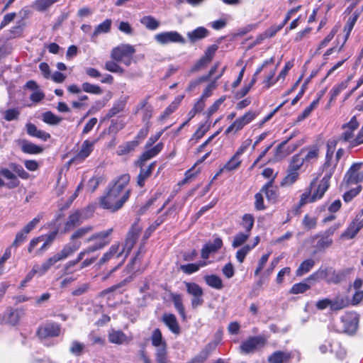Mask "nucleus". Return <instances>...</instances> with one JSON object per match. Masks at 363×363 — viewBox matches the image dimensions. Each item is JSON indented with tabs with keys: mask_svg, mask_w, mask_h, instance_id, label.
<instances>
[{
	"mask_svg": "<svg viewBox=\"0 0 363 363\" xmlns=\"http://www.w3.org/2000/svg\"><path fill=\"white\" fill-rule=\"evenodd\" d=\"M130 181V176L128 174H123L112 180L104 195L99 198L100 206L111 213L121 209L132 192V189L128 187Z\"/></svg>",
	"mask_w": 363,
	"mask_h": 363,
	"instance_id": "obj_1",
	"label": "nucleus"
},
{
	"mask_svg": "<svg viewBox=\"0 0 363 363\" xmlns=\"http://www.w3.org/2000/svg\"><path fill=\"white\" fill-rule=\"evenodd\" d=\"M9 167L13 172L7 168L0 169V187L6 186L9 189L17 188L21 184L18 177L22 179L30 177L29 173L21 164L10 162Z\"/></svg>",
	"mask_w": 363,
	"mask_h": 363,
	"instance_id": "obj_2",
	"label": "nucleus"
},
{
	"mask_svg": "<svg viewBox=\"0 0 363 363\" xmlns=\"http://www.w3.org/2000/svg\"><path fill=\"white\" fill-rule=\"evenodd\" d=\"M81 247L80 241H73L66 244L63 248L57 254L48 259L40 266V272L42 274L48 271L52 266L59 261L64 260L74 254Z\"/></svg>",
	"mask_w": 363,
	"mask_h": 363,
	"instance_id": "obj_3",
	"label": "nucleus"
},
{
	"mask_svg": "<svg viewBox=\"0 0 363 363\" xmlns=\"http://www.w3.org/2000/svg\"><path fill=\"white\" fill-rule=\"evenodd\" d=\"M141 233V228L138 224L134 223L131 225L129 229L126 238L125 240V243L122 250L125 253L124 258L122 259L121 262H119L115 267H113L109 273L104 277V279H106L113 272L116 271L124 262L126 257L128 256L132 249L133 248L135 244L136 243Z\"/></svg>",
	"mask_w": 363,
	"mask_h": 363,
	"instance_id": "obj_4",
	"label": "nucleus"
},
{
	"mask_svg": "<svg viewBox=\"0 0 363 363\" xmlns=\"http://www.w3.org/2000/svg\"><path fill=\"white\" fill-rule=\"evenodd\" d=\"M267 342V337L264 335L250 336L240 345L239 351L243 354H253L262 349Z\"/></svg>",
	"mask_w": 363,
	"mask_h": 363,
	"instance_id": "obj_5",
	"label": "nucleus"
},
{
	"mask_svg": "<svg viewBox=\"0 0 363 363\" xmlns=\"http://www.w3.org/2000/svg\"><path fill=\"white\" fill-rule=\"evenodd\" d=\"M363 162H354L344 175L341 186L345 189L363 182Z\"/></svg>",
	"mask_w": 363,
	"mask_h": 363,
	"instance_id": "obj_6",
	"label": "nucleus"
},
{
	"mask_svg": "<svg viewBox=\"0 0 363 363\" xmlns=\"http://www.w3.org/2000/svg\"><path fill=\"white\" fill-rule=\"evenodd\" d=\"M42 218L43 216L41 215H38L25 225L21 230L18 231L12 243V247L17 248L24 243L27 240V235L37 226Z\"/></svg>",
	"mask_w": 363,
	"mask_h": 363,
	"instance_id": "obj_7",
	"label": "nucleus"
},
{
	"mask_svg": "<svg viewBox=\"0 0 363 363\" xmlns=\"http://www.w3.org/2000/svg\"><path fill=\"white\" fill-rule=\"evenodd\" d=\"M154 38L155 41L161 45H167L168 43H186L184 38L176 30L162 32L156 34Z\"/></svg>",
	"mask_w": 363,
	"mask_h": 363,
	"instance_id": "obj_8",
	"label": "nucleus"
},
{
	"mask_svg": "<svg viewBox=\"0 0 363 363\" xmlns=\"http://www.w3.org/2000/svg\"><path fill=\"white\" fill-rule=\"evenodd\" d=\"M301 361V354L298 351H276L268 357L269 363H283L284 362Z\"/></svg>",
	"mask_w": 363,
	"mask_h": 363,
	"instance_id": "obj_9",
	"label": "nucleus"
},
{
	"mask_svg": "<svg viewBox=\"0 0 363 363\" xmlns=\"http://www.w3.org/2000/svg\"><path fill=\"white\" fill-rule=\"evenodd\" d=\"M61 332V326L57 323H47L44 325L40 326L36 335L40 339H46L49 337H58Z\"/></svg>",
	"mask_w": 363,
	"mask_h": 363,
	"instance_id": "obj_10",
	"label": "nucleus"
},
{
	"mask_svg": "<svg viewBox=\"0 0 363 363\" xmlns=\"http://www.w3.org/2000/svg\"><path fill=\"white\" fill-rule=\"evenodd\" d=\"M363 209L356 216V218L350 223L347 229L342 234V237L347 239L354 238L359 231L363 228Z\"/></svg>",
	"mask_w": 363,
	"mask_h": 363,
	"instance_id": "obj_11",
	"label": "nucleus"
},
{
	"mask_svg": "<svg viewBox=\"0 0 363 363\" xmlns=\"http://www.w3.org/2000/svg\"><path fill=\"white\" fill-rule=\"evenodd\" d=\"M94 142H90L86 140L83 142L79 152L69 161L68 163L70 164H80L87 158L94 150Z\"/></svg>",
	"mask_w": 363,
	"mask_h": 363,
	"instance_id": "obj_12",
	"label": "nucleus"
},
{
	"mask_svg": "<svg viewBox=\"0 0 363 363\" xmlns=\"http://www.w3.org/2000/svg\"><path fill=\"white\" fill-rule=\"evenodd\" d=\"M135 52L134 47L129 44H121L112 49L111 52V57L118 62L123 60L124 57L130 55H133Z\"/></svg>",
	"mask_w": 363,
	"mask_h": 363,
	"instance_id": "obj_13",
	"label": "nucleus"
},
{
	"mask_svg": "<svg viewBox=\"0 0 363 363\" xmlns=\"http://www.w3.org/2000/svg\"><path fill=\"white\" fill-rule=\"evenodd\" d=\"M341 321L343 324L342 333L350 335H354L357 330L359 317L357 315L342 316Z\"/></svg>",
	"mask_w": 363,
	"mask_h": 363,
	"instance_id": "obj_14",
	"label": "nucleus"
},
{
	"mask_svg": "<svg viewBox=\"0 0 363 363\" xmlns=\"http://www.w3.org/2000/svg\"><path fill=\"white\" fill-rule=\"evenodd\" d=\"M86 211L84 210H77L74 213H71L67 222L65 224V231H69L74 228L76 226L79 225L82 222L87 218L84 216Z\"/></svg>",
	"mask_w": 363,
	"mask_h": 363,
	"instance_id": "obj_15",
	"label": "nucleus"
},
{
	"mask_svg": "<svg viewBox=\"0 0 363 363\" xmlns=\"http://www.w3.org/2000/svg\"><path fill=\"white\" fill-rule=\"evenodd\" d=\"M223 247V240L220 238L216 237L213 242L206 243L201 252V258L206 259L211 253L216 252Z\"/></svg>",
	"mask_w": 363,
	"mask_h": 363,
	"instance_id": "obj_16",
	"label": "nucleus"
},
{
	"mask_svg": "<svg viewBox=\"0 0 363 363\" xmlns=\"http://www.w3.org/2000/svg\"><path fill=\"white\" fill-rule=\"evenodd\" d=\"M163 147V143H159L153 147L147 148V150L142 153L140 158L136 162V164L139 167H144L145 163L147 160L157 156L162 151Z\"/></svg>",
	"mask_w": 363,
	"mask_h": 363,
	"instance_id": "obj_17",
	"label": "nucleus"
},
{
	"mask_svg": "<svg viewBox=\"0 0 363 363\" xmlns=\"http://www.w3.org/2000/svg\"><path fill=\"white\" fill-rule=\"evenodd\" d=\"M128 99V96H124L115 101L113 106L108 110V113L104 117V119H110L116 116L118 113L123 112L125 110Z\"/></svg>",
	"mask_w": 363,
	"mask_h": 363,
	"instance_id": "obj_18",
	"label": "nucleus"
},
{
	"mask_svg": "<svg viewBox=\"0 0 363 363\" xmlns=\"http://www.w3.org/2000/svg\"><path fill=\"white\" fill-rule=\"evenodd\" d=\"M333 273V268L332 267H320L317 271L311 274L306 279V281H313V283L325 280L328 282V279L330 277V274Z\"/></svg>",
	"mask_w": 363,
	"mask_h": 363,
	"instance_id": "obj_19",
	"label": "nucleus"
},
{
	"mask_svg": "<svg viewBox=\"0 0 363 363\" xmlns=\"http://www.w3.org/2000/svg\"><path fill=\"white\" fill-rule=\"evenodd\" d=\"M113 233V228L108 229L106 230L101 231L99 233H96L93 234L91 237H89L86 242H89L94 240H96L94 244H100L103 245V248L108 245L111 242V240L109 239V236Z\"/></svg>",
	"mask_w": 363,
	"mask_h": 363,
	"instance_id": "obj_20",
	"label": "nucleus"
},
{
	"mask_svg": "<svg viewBox=\"0 0 363 363\" xmlns=\"http://www.w3.org/2000/svg\"><path fill=\"white\" fill-rule=\"evenodd\" d=\"M123 253V250L119 251V244L112 245L108 251L104 253L99 259L98 265L101 267L113 258H119Z\"/></svg>",
	"mask_w": 363,
	"mask_h": 363,
	"instance_id": "obj_21",
	"label": "nucleus"
},
{
	"mask_svg": "<svg viewBox=\"0 0 363 363\" xmlns=\"http://www.w3.org/2000/svg\"><path fill=\"white\" fill-rule=\"evenodd\" d=\"M162 321L169 330L174 334L179 335L181 332L180 326L176 316L172 313H164Z\"/></svg>",
	"mask_w": 363,
	"mask_h": 363,
	"instance_id": "obj_22",
	"label": "nucleus"
},
{
	"mask_svg": "<svg viewBox=\"0 0 363 363\" xmlns=\"http://www.w3.org/2000/svg\"><path fill=\"white\" fill-rule=\"evenodd\" d=\"M274 178L271 179L261 189L260 191L264 193L268 201L276 203L278 198V192L276 188L273 187Z\"/></svg>",
	"mask_w": 363,
	"mask_h": 363,
	"instance_id": "obj_23",
	"label": "nucleus"
},
{
	"mask_svg": "<svg viewBox=\"0 0 363 363\" xmlns=\"http://www.w3.org/2000/svg\"><path fill=\"white\" fill-rule=\"evenodd\" d=\"M131 340L130 337H128L121 330H112L108 334V341L111 343L116 345L128 344Z\"/></svg>",
	"mask_w": 363,
	"mask_h": 363,
	"instance_id": "obj_24",
	"label": "nucleus"
},
{
	"mask_svg": "<svg viewBox=\"0 0 363 363\" xmlns=\"http://www.w3.org/2000/svg\"><path fill=\"white\" fill-rule=\"evenodd\" d=\"M26 128L27 133L31 137L37 138L43 141H47L50 138V133L38 129L36 125L32 123H27Z\"/></svg>",
	"mask_w": 363,
	"mask_h": 363,
	"instance_id": "obj_25",
	"label": "nucleus"
},
{
	"mask_svg": "<svg viewBox=\"0 0 363 363\" xmlns=\"http://www.w3.org/2000/svg\"><path fill=\"white\" fill-rule=\"evenodd\" d=\"M331 172H329L328 175H324L323 179H321L318 188L315 192L312 194V201H316L317 199H321L325 194V191L328 189L330 186V174Z\"/></svg>",
	"mask_w": 363,
	"mask_h": 363,
	"instance_id": "obj_26",
	"label": "nucleus"
},
{
	"mask_svg": "<svg viewBox=\"0 0 363 363\" xmlns=\"http://www.w3.org/2000/svg\"><path fill=\"white\" fill-rule=\"evenodd\" d=\"M19 145L22 152L26 154L37 155L43 151V148L41 146L37 145L25 139L20 140Z\"/></svg>",
	"mask_w": 363,
	"mask_h": 363,
	"instance_id": "obj_27",
	"label": "nucleus"
},
{
	"mask_svg": "<svg viewBox=\"0 0 363 363\" xmlns=\"http://www.w3.org/2000/svg\"><path fill=\"white\" fill-rule=\"evenodd\" d=\"M155 166V162H152L146 169L143 167H140V170L137 177V185L140 188L145 186V181L151 176Z\"/></svg>",
	"mask_w": 363,
	"mask_h": 363,
	"instance_id": "obj_28",
	"label": "nucleus"
},
{
	"mask_svg": "<svg viewBox=\"0 0 363 363\" xmlns=\"http://www.w3.org/2000/svg\"><path fill=\"white\" fill-rule=\"evenodd\" d=\"M315 183V180H313L311 183V186L308 188L304 193H303L301 196L298 203L294 208L295 214L300 213V208H302L304 205L308 203L314 202L315 201H312V195H311V189L313 184Z\"/></svg>",
	"mask_w": 363,
	"mask_h": 363,
	"instance_id": "obj_29",
	"label": "nucleus"
},
{
	"mask_svg": "<svg viewBox=\"0 0 363 363\" xmlns=\"http://www.w3.org/2000/svg\"><path fill=\"white\" fill-rule=\"evenodd\" d=\"M18 313L12 308L6 310L2 315L0 323L15 325L18 322Z\"/></svg>",
	"mask_w": 363,
	"mask_h": 363,
	"instance_id": "obj_30",
	"label": "nucleus"
},
{
	"mask_svg": "<svg viewBox=\"0 0 363 363\" xmlns=\"http://www.w3.org/2000/svg\"><path fill=\"white\" fill-rule=\"evenodd\" d=\"M257 114L255 112L252 111H248L245 114H244L242 116L237 118L234 121V125L236 126V131H238L242 128L250 123L252 121L255 119Z\"/></svg>",
	"mask_w": 363,
	"mask_h": 363,
	"instance_id": "obj_31",
	"label": "nucleus"
},
{
	"mask_svg": "<svg viewBox=\"0 0 363 363\" xmlns=\"http://www.w3.org/2000/svg\"><path fill=\"white\" fill-rule=\"evenodd\" d=\"M209 35V31L204 27H198L191 32L187 33V36L191 42L194 43L199 40L205 38Z\"/></svg>",
	"mask_w": 363,
	"mask_h": 363,
	"instance_id": "obj_32",
	"label": "nucleus"
},
{
	"mask_svg": "<svg viewBox=\"0 0 363 363\" xmlns=\"http://www.w3.org/2000/svg\"><path fill=\"white\" fill-rule=\"evenodd\" d=\"M111 24L112 21L111 19H106L104 22L98 25L91 35V40L95 41L99 34L108 33L111 30Z\"/></svg>",
	"mask_w": 363,
	"mask_h": 363,
	"instance_id": "obj_33",
	"label": "nucleus"
},
{
	"mask_svg": "<svg viewBox=\"0 0 363 363\" xmlns=\"http://www.w3.org/2000/svg\"><path fill=\"white\" fill-rule=\"evenodd\" d=\"M203 279L206 284L213 289L221 290L223 288L221 278L216 274L206 275Z\"/></svg>",
	"mask_w": 363,
	"mask_h": 363,
	"instance_id": "obj_34",
	"label": "nucleus"
},
{
	"mask_svg": "<svg viewBox=\"0 0 363 363\" xmlns=\"http://www.w3.org/2000/svg\"><path fill=\"white\" fill-rule=\"evenodd\" d=\"M315 261L312 259H307L303 261L296 271V277H302L308 273L314 267Z\"/></svg>",
	"mask_w": 363,
	"mask_h": 363,
	"instance_id": "obj_35",
	"label": "nucleus"
},
{
	"mask_svg": "<svg viewBox=\"0 0 363 363\" xmlns=\"http://www.w3.org/2000/svg\"><path fill=\"white\" fill-rule=\"evenodd\" d=\"M170 297L174 303V308L178 311L179 315L184 319L186 318V313L182 302V295L179 294L172 293L170 294Z\"/></svg>",
	"mask_w": 363,
	"mask_h": 363,
	"instance_id": "obj_36",
	"label": "nucleus"
},
{
	"mask_svg": "<svg viewBox=\"0 0 363 363\" xmlns=\"http://www.w3.org/2000/svg\"><path fill=\"white\" fill-rule=\"evenodd\" d=\"M132 280H133L132 276H129V277H126L125 279H124L123 280H122L121 281H120L119 283L114 284V285L107 288L106 289H105L103 291V294H109V293L114 292L116 291H118V292L120 294H122L124 291L123 288L128 284H129L130 281H132Z\"/></svg>",
	"mask_w": 363,
	"mask_h": 363,
	"instance_id": "obj_37",
	"label": "nucleus"
},
{
	"mask_svg": "<svg viewBox=\"0 0 363 363\" xmlns=\"http://www.w3.org/2000/svg\"><path fill=\"white\" fill-rule=\"evenodd\" d=\"M138 145V142L134 140L126 142L118 146L117 153L118 155H127L134 151Z\"/></svg>",
	"mask_w": 363,
	"mask_h": 363,
	"instance_id": "obj_38",
	"label": "nucleus"
},
{
	"mask_svg": "<svg viewBox=\"0 0 363 363\" xmlns=\"http://www.w3.org/2000/svg\"><path fill=\"white\" fill-rule=\"evenodd\" d=\"M313 284V281H306V279L303 281L295 284L291 288L289 293L291 294H298L305 293L306 291L311 289V285Z\"/></svg>",
	"mask_w": 363,
	"mask_h": 363,
	"instance_id": "obj_39",
	"label": "nucleus"
},
{
	"mask_svg": "<svg viewBox=\"0 0 363 363\" xmlns=\"http://www.w3.org/2000/svg\"><path fill=\"white\" fill-rule=\"evenodd\" d=\"M358 13H354L348 19L347 22V24L345 25V28H344V30L346 31V34H345V39H344V42L342 44V45L339 48V51H340L344 45V44L345 43V42L347 41L352 30L353 29L354 26V24L358 18Z\"/></svg>",
	"mask_w": 363,
	"mask_h": 363,
	"instance_id": "obj_40",
	"label": "nucleus"
},
{
	"mask_svg": "<svg viewBox=\"0 0 363 363\" xmlns=\"http://www.w3.org/2000/svg\"><path fill=\"white\" fill-rule=\"evenodd\" d=\"M42 120L47 124L56 125L62 121V118L55 115L52 111H48L43 113Z\"/></svg>",
	"mask_w": 363,
	"mask_h": 363,
	"instance_id": "obj_41",
	"label": "nucleus"
},
{
	"mask_svg": "<svg viewBox=\"0 0 363 363\" xmlns=\"http://www.w3.org/2000/svg\"><path fill=\"white\" fill-rule=\"evenodd\" d=\"M140 22L147 29L154 30L160 26V22L152 16H145L140 18Z\"/></svg>",
	"mask_w": 363,
	"mask_h": 363,
	"instance_id": "obj_42",
	"label": "nucleus"
},
{
	"mask_svg": "<svg viewBox=\"0 0 363 363\" xmlns=\"http://www.w3.org/2000/svg\"><path fill=\"white\" fill-rule=\"evenodd\" d=\"M151 342L154 347H160L167 344L165 340L162 337L161 330L159 328H155L150 337Z\"/></svg>",
	"mask_w": 363,
	"mask_h": 363,
	"instance_id": "obj_43",
	"label": "nucleus"
},
{
	"mask_svg": "<svg viewBox=\"0 0 363 363\" xmlns=\"http://www.w3.org/2000/svg\"><path fill=\"white\" fill-rule=\"evenodd\" d=\"M186 286V292L193 296L203 295V289L194 282H184Z\"/></svg>",
	"mask_w": 363,
	"mask_h": 363,
	"instance_id": "obj_44",
	"label": "nucleus"
},
{
	"mask_svg": "<svg viewBox=\"0 0 363 363\" xmlns=\"http://www.w3.org/2000/svg\"><path fill=\"white\" fill-rule=\"evenodd\" d=\"M57 1L58 0H35L33 2V7L38 11L43 12Z\"/></svg>",
	"mask_w": 363,
	"mask_h": 363,
	"instance_id": "obj_45",
	"label": "nucleus"
},
{
	"mask_svg": "<svg viewBox=\"0 0 363 363\" xmlns=\"http://www.w3.org/2000/svg\"><path fill=\"white\" fill-rule=\"evenodd\" d=\"M348 306V301L342 297H337L333 300H331V304L330 305V309L332 311H340Z\"/></svg>",
	"mask_w": 363,
	"mask_h": 363,
	"instance_id": "obj_46",
	"label": "nucleus"
},
{
	"mask_svg": "<svg viewBox=\"0 0 363 363\" xmlns=\"http://www.w3.org/2000/svg\"><path fill=\"white\" fill-rule=\"evenodd\" d=\"M318 106L317 101H313L308 106H307L303 112L298 116L296 118V120L295 121V124L300 123L301 121H303L305 118H306L313 111V110L316 108Z\"/></svg>",
	"mask_w": 363,
	"mask_h": 363,
	"instance_id": "obj_47",
	"label": "nucleus"
},
{
	"mask_svg": "<svg viewBox=\"0 0 363 363\" xmlns=\"http://www.w3.org/2000/svg\"><path fill=\"white\" fill-rule=\"evenodd\" d=\"M255 218L252 215L246 213L242 216L241 225L245 229L246 232L250 233L253 228Z\"/></svg>",
	"mask_w": 363,
	"mask_h": 363,
	"instance_id": "obj_48",
	"label": "nucleus"
},
{
	"mask_svg": "<svg viewBox=\"0 0 363 363\" xmlns=\"http://www.w3.org/2000/svg\"><path fill=\"white\" fill-rule=\"evenodd\" d=\"M82 88L84 91L89 94L99 95L103 93V90L99 86L89 82H84L82 84Z\"/></svg>",
	"mask_w": 363,
	"mask_h": 363,
	"instance_id": "obj_49",
	"label": "nucleus"
},
{
	"mask_svg": "<svg viewBox=\"0 0 363 363\" xmlns=\"http://www.w3.org/2000/svg\"><path fill=\"white\" fill-rule=\"evenodd\" d=\"M240 164L241 160H240V157L235 154L224 165V169H225L226 171H233L238 169Z\"/></svg>",
	"mask_w": 363,
	"mask_h": 363,
	"instance_id": "obj_50",
	"label": "nucleus"
},
{
	"mask_svg": "<svg viewBox=\"0 0 363 363\" xmlns=\"http://www.w3.org/2000/svg\"><path fill=\"white\" fill-rule=\"evenodd\" d=\"M118 62L115 60L107 61L105 63L104 68L111 72L123 74L125 70L121 66H119L117 63Z\"/></svg>",
	"mask_w": 363,
	"mask_h": 363,
	"instance_id": "obj_51",
	"label": "nucleus"
},
{
	"mask_svg": "<svg viewBox=\"0 0 363 363\" xmlns=\"http://www.w3.org/2000/svg\"><path fill=\"white\" fill-rule=\"evenodd\" d=\"M303 163L304 160L301 157L300 155H296L293 156L292 160L289 164V169L298 172Z\"/></svg>",
	"mask_w": 363,
	"mask_h": 363,
	"instance_id": "obj_52",
	"label": "nucleus"
},
{
	"mask_svg": "<svg viewBox=\"0 0 363 363\" xmlns=\"http://www.w3.org/2000/svg\"><path fill=\"white\" fill-rule=\"evenodd\" d=\"M298 177V172L288 169L286 176L281 182V186L293 184Z\"/></svg>",
	"mask_w": 363,
	"mask_h": 363,
	"instance_id": "obj_53",
	"label": "nucleus"
},
{
	"mask_svg": "<svg viewBox=\"0 0 363 363\" xmlns=\"http://www.w3.org/2000/svg\"><path fill=\"white\" fill-rule=\"evenodd\" d=\"M20 110L18 108H9L4 111V118L6 121H16L19 118Z\"/></svg>",
	"mask_w": 363,
	"mask_h": 363,
	"instance_id": "obj_54",
	"label": "nucleus"
},
{
	"mask_svg": "<svg viewBox=\"0 0 363 363\" xmlns=\"http://www.w3.org/2000/svg\"><path fill=\"white\" fill-rule=\"evenodd\" d=\"M211 350V345L210 344H208L194 358V363H202L203 362L206 361L210 354Z\"/></svg>",
	"mask_w": 363,
	"mask_h": 363,
	"instance_id": "obj_55",
	"label": "nucleus"
},
{
	"mask_svg": "<svg viewBox=\"0 0 363 363\" xmlns=\"http://www.w3.org/2000/svg\"><path fill=\"white\" fill-rule=\"evenodd\" d=\"M362 186L358 185L355 188L351 189L348 191H347L343 194V200L345 202H350L351 201L355 196H357L360 191H362Z\"/></svg>",
	"mask_w": 363,
	"mask_h": 363,
	"instance_id": "obj_56",
	"label": "nucleus"
},
{
	"mask_svg": "<svg viewBox=\"0 0 363 363\" xmlns=\"http://www.w3.org/2000/svg\"><path fill=\"white\" fill-rule=\"evenodd\" d=\"M155 347L157 348L155 355L157 363H165L167 357V344Z\"/></svg>",
	"mask_w": 363,
	"mask_h": 363,
	"instance_id": "obj_57",
	"label": "nucleus"
},
{
	"mask_svg": "<svg viewBox=\"0 0 363 363\" xmlns=\"http://www.w3.org/2000/svg\"><path fill=\"white\" fill-rule=\"evenodd\" d=\"M250 237V233H247L246 234L242 233H238L235 237L232 243V246L234 248L238 247L243 245L248 238Z\"/></svg>",
	"mask_w": 363,
	"mask_h": 363,
	"instance_id": "obj_58",
	"label": "nucleus"
},
{
	"mask_svg": "<svg viewBox=\"0 0 363 363\" xmlns=\"http://www.w3.org/2000/svg\"><path fill=\"white\" fill-rule=\"evenodd\" d=\"M84 348L85 346L83 343L74 340L72 342L71 347L69 348V352L75 356H80L82 354Z\"/></svg>",
	"mask_w": 363,
	"mask_h": 363,
	"instance_id": "obj_59",
	"label": "nucleus"
},
{
	"mask_svg": "<svg viewBox=\"0 0 363 363\" xmlns=\"http://www.w3.org/2000/svg\"><path fill=\"white\" fill-rule=\"evenodd\" d=\"M347 88V82H342L339 84H337L333 86V88L330 90V101H333L336 99V97L340 94V93Z\"/></svg>",
	"mask_w": 363,
	"mask_h": 363,
	"instance_id": "obj_60",
	"label": "nucleus"
},
{
	"mask_svg": "<svg viewBox=\"0 0 363 363\" xmlns=\"http://www.w3.org/2000/svg\"><path fill=\"white\" fill-rule=\"evenodd\" d=\"M332 238H328L323 235H321L316 244V248L318 250L329 247L333 244Z\"/></svg>",
	"mask_w": 363,
	"mask_h": 363,
	"instance_id": "obj_61",
	"label": "nucleus"
},
{
	"mask_svg": "<svg viewBox=\"0 0 363 363\" xmlns=\"http://www.w3.org/2000/svg\"><path fill=\"white\" fill-rule=\"evenodd\" d=\"M253 248V246L245 245L236 252V259L240 263H242L246 255Z\"/></svg>",
	"mask_w": 363,
	"mask_h": 363,
	"instance_id": "obj_62",
	"label": "nucleus"
},
{
	"mask_svg": "<svg viewBox=\"0 0 363 363\" xmlns=\"http://www.w3.org/2000/svg\"><path fill=\"white\" fill-rule=\"evenodd\" d=\"M93 229L92 226H85L77 230L71 236V240H74L76 239L81 238L86 235L88 233L91 231Z\"/></svg>",
	"mask_w": 363,
	"mask_h": 363,
	"instance_id": "obj_63",
	"label": "nucleus"
},
{
	"mask_svg": "<svg viewBox=\"0 0 363 363\" xmlns=\"http://www.w3.org/2000/svg\"><path fill=\"white\" fill-rule=\"evenodd\" d=\"M125 126V123L123 120L112 119L109 126V131L112 133H117L122 130Z\"/></svg>",
	"mask_w": 363,
	"mask_h": 363,
	"instance_id": "obj_64",
	"label": "nucleus"
}]
</instances>
